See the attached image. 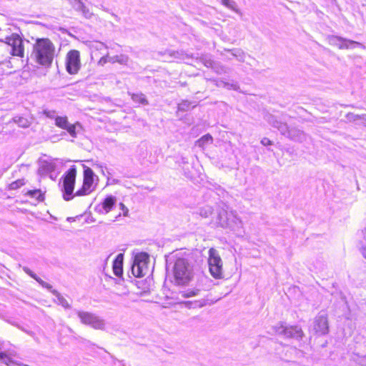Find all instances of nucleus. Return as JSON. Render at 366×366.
<instances>
[{
    "instance_id": "1",
    "label": "nucleus",
    "mask_w": 366,
    "mask_h": 366,
    "mask_svg": "<svg viewBox=\"0 0 366 366\" xmlns=\"http://www.w3.org/2000/svg\"><path fill=\"white\" fill-rule=\"evenodd\" d=\"M55 55L56 47L48 38L37 39L33 44L31 58L44 67L51 66Z\"/></svg>"
},
{
    "instance_id": "2",
    "label": "nucleus",
    "mask_w": 366,
    "mask_h": 366,
    "mask_svg": "<svg viewBox=\"0 0 366 366\" xmlns=\"http://www.w3.org/2000/svg\"><path fill=\"white\" fill-rule=\"evenodd\" d=\"M6 41H0V64L6 61L11 56L23 57L24 47L23 40L17 34L6 36Z\"/></svg>"
},
{
    "instance_id": "3",
    "label": "nucleus",
    "mask_w": 366,
    "mask_h": 366,
    "mask_svg": "<svg viewBox=\"0 0 366 366\" xmlns=\"http://www.w3.org/2000/svg\"><path fill=\"white\" fill-rule=\"evenodd\" d=\"M212 222L216 226L222 228H229L235 232H239L243 228L242 221L237 214L224 209L217 210L212 217Z\"/></svg>"
},
{
    "instance_id": "4",
    "label": "nucleus",
    "mask_w": 366,
    "mask_h": 366,
    "mask_svg": "<svg viewBox=\"0 0 366 366\" xmlns=\"http://www.w3.org/2000/svg\"><path fill=\"white\" fill-rule=\"evenodd\" d=\"M173 276L176 285H188L194 277V268L192 262L185 258L177 259L173 267Z\"/></svg>"
},
{
    "instance_id": "5",
    "label": "nucleus",
    "mask_w": 366,
    "mask_h": 366,
    "mask_svg": "<svg viewBox=\"0 0 366 366\" xmlns=\"http://www.w3.org/2000/svg\"><path fill=\"white\" fill-rule=\"evenodd\" d=\"M75 313L82 325L90 327L94 330H105V320L96 313L81 310H76Z\"/></svg>"
},
{
    "instance_id": "6",
    "label": "nucleus",
    "mask_w": 366,
    "mask_h": 366,
    "mask_svg": "<svg viewBox=\"0 0 366 366\" xmlns=\"http://www.w3.org/2000/svg\"><path fill=\"white\" fill-rule=\"evenodd\" d=\"M149 257L147 253L141 252L135 255L132 266V273L137 277H142L149 272Z\"/></svg>"
},
{
    "instance_id": "7",
    "label": "nucleus",
    "mask_w": 366,
    "mask_h": 366,
    "mask_svg": "<svg viewBox=\"0 0 366 366\" xmlns=\"http://www.w3.org/2000/svg\"><path fill=\"white\" fill-rule=\"evenodd\" d=\"M208 264L210 274L215 279L223 277L222 260L217 249L210 248L209 250Z\"/></svg>"
},
{
    "instance_id": "8",
    "label": "nucleus",
    "mask_w": 366,
    "mask_h": 366,
    "mask_svg": "<svg viewBox=\"0 0 366 366\" xmlns=\"http://www.w3.org/2000/svg\"><path fill=\"white\" fill-rule=\"evenodd\" d=\"M76 169L75 166L71 167L66 173L63 181V197L66 201L72 199V193L74 189Z\"/></svg>"
},
{
    "instance_id": "9",
    "label": "nucleus",
    "mask_w": 366,
    "mask_h": 366,
    "mask_svg": "<svg viewBox=\"0 0 366 366\" xmlns=\"http://www.w3.org/2000/svg\"><path fill=\"white\" fill-rule=\"evenodd\" d=\"M81 67L80 54L77 50H71L66 57V69L69 74H76Z\"/></svg>"
},
{
    "instance_id": "10",
    "label": "nucleus",
    "mask_w": 366,
    "mask_h": 366,
    "mask_svg": "<svg viewBox=\"0 0 366 366\" xmlns=\"http://www.w3.org/2000/svg\"><path fill=\"white\" fill-rule=\"evenodd\" d=\"M94 174L92 169L86 168L84 172V182L81 189L75 193V196H82L90 194L95 188L94 185Z\"/></svg>"
},
{
    "instance_id": "11",
    "label": "nucleus",
    "mask_w": 366,
    "mask_h": 366,
    "mask_svg": "<svg viewBox=\"0 0 366 366\" xmlns=\"http://www.w3.org/2000/svg\"><path fill=\"white\" fill-rule=\"evenodd\" d=\"M273 330L276 334L282 335L286 337L299 338L302 336V330L297 326L287 327L283 323H278L273 327Z\"/></svg>"
},
{
    "instance_id": "12",
    "label": "nucleus",
    "mask_w": 366,
    "mask_h": 366,
    "mask_svg": "<svg viewBox=\"0 0 366 366\" xmlns=\"http://www.w3.org/2000/svg\"><path fill=\"white\" fill-rule=\"evenodd\" d=\"M313 330L319 335H323L328 332L329 326L327 317L325 313L320 312L313 322Z\"/></svg>"
},
{
    "instance_id": "13",
    "label": "nucleus",
    "mask_w": 366,
    "mask_h": 366,
    "mask_svg": "<svg viewBox=\"0 0 366 366\" xmlns=\"http://www.w3.org/2000/svg\"><path fill=\"white\" fill-rule=\"evenodd\" d=\"M329 43L331 45L337 46L340 49H348L354 48L355 46H360L359 42L345 39L337 36H332L329 37Z\"/></svg>"
},
{
    "instance_id": "14",
    "label": "nucleus",
    "mask_w": 366,
    "mask_h": 366,
    "mask_svg": "<svg viewBox=\"0 0 366 366\" xmlns=\"http://www.w3.org/2000/svg\"><path fill=\"white\" fill-rule=\"evenodd\" d=\"M117 203V198L114 196L107 197L101 204L97 207V211L99 214H108L113 209L114 206Z\"/></svg>"
},
{
    "instance_id": "15",
    "label": "nucleus",
    "mask_w": 366,
    "mask_h": 366,
    "mask_svg": "<svg viewBox=\"0 0 366 366\" xmlns=\"http://www.w3.org/2000/svg\"><path fill=\"white\" fill-rule=\"evenodd\" d=\"M17 357V353L14 350H6L0 353V362L7 366H20L14 360Z\"/></svg>"
},
{
    "instance_id": "16",
    "label": "nucleus",
    "mask_w": 366,
    "mask_h": 366,
    "mask_svg": "<svg viewBox=\"0 0 366 366\" xmlns=\"http://www.w3.org/2000/svg\"><path fill=\"white\" fill-rule=\"evenodd\" d=\"M267 120L272 127L278 129L282 134L286 136L287 137H288L290 129L288 128L286 124L278 121L272 115L268 116Z\"/></svg>"
},
{
    "instance_id": "17",
    "label": "nucleus",
    "mask_w": 366,
    "mask_h": 366,
    "mask_svg": "<svg viewBox=\"0 0 366 366\" xmlns=\"http://www.w3.org/2000/svg\"><path fill=\"white\" fill-rule=\"evenodd\" d=\"M165 55L167 56L164 59L165 61H172L173 59L187 61L192 57L182 51H169L165 53Z\"/></svg>"
},
{
    "instance_id": "18",
    "label": "nucleus",
    "mask_w": 366,
    "mask_h": 366,
    "mask_svg": "<svg viewBox=\"0 0 366 366\" xmlns=\"http://www.w3.org/2000/svg\"><path fill=\"white\" fill-rule=\"evenodd\" d=\"M123 254H119L113 262V271L117 277H120L123 273Z\"/></svg>"
},
{
    "instance_id": "19",
    "label": "nucleus",
    "mask_w": 366,
    "mask_h": 366,
    "mask_svg": "<svg viewBox=\"0 0 366 366\" xmlns=\"http://www.w3.org/2000/svg\"><path fill=\"white\" fill-rule=\"evenodd\" d=\"M287 137L292 140L300 142L306 139L305 134L302 131L296 128H290Z\"/></svg>"
},
{
    "instance_id": "20",
    "label": "nucleus",
    "mask_w": 366,
    "mask_h": 366,
    "mask_svg": "<svg viewBox=\"0 0 366 366\" xmlns=\"http://www.w3.org/2000/svg\"><path fill=\"white\" fill-rule=\"evenodd\" d=\"M56 169V164L52 162H42L39 172L41 174H46L54 172Z\"/></svg>"
},
{
    "instance_id": "21",
    "label": "nucleus",
    "mask_w": 366,
    "mask_h": 366,
    "mask_svg": "<svg viewBox=\"0 0 366 366\" xmlns=\"http://www.w3.org/2000/svg\"><path fill=\"white\" fill-rule=\"evenodd\" d=\"M224 51L230 53L231 55L239 61L243 62L245 60L246 54L241 49L235 48L232 49H225Z\"/></svg>"
},
{
    "instance_id": "22",
    "label": "nucleus",
    "mask_w": 366,
    "mask_h": 366,
    "mask_svg": "<svg viewBox=\"0 0 366 366\" xmlns=\"http://www.w3.org/2000/svg\"><path fill=\"white\" fill-rule=\"evenodd\" d=\"M129 61L128 56L125 54H120L111 56L110 63H119L120 64L126 65Z\"/></svg>"
},
{
    "instance_id": "23",
    "label": "nucleus",
    "mask_w": 366,
    "mask_h": 366,
    "mask_svg": "<svg viewBox=\"0 0 366 366\" xmlns=\"http://www.w3.org/2000/svg\"><path fill=\"white\" fill-rule=\"evenodd\" d=\"M13 122L17 124L21 128H28L31 125V121L23 117H15Z\"/></svg>"
},
{
    "instance_id": "24",
    "label": "nucleus",
    "mask_w": 366,
    "mask_h": 366,
    "mask_svg": "<svg viewBox=\"0 0 366 366\" xmlns=\"http://www.w3.org/2000/svg\"><path fill=\"white\" fill-rule=\"evenodd\" d=\"M52 293L56 297L58 303L61 305L63 307L66 309H69L71 307V305L67 302V300L62 297L57 291L53 290Z\"/></svg>"
},
{
    "instance_id": "25",
    "label": "nucleus",
    "mask_w": 366,
    "mask_h": 366,
    "mask_svg": "<svg viewBox=\"0 0 366 366\" xmlns=\"http://www.w3.org/2000/svg\"><path fill=\"white\" fill-rule=\"evenodd\" d=\"M69 124L66 117H56L55 118V125L64 129Z\"/></svg>"
},
{
    "instance_id": "26",
    "label": "nucleus",
    "mask_w": 366,
    "mask_h": 366,
    "mask_svg": "<svg viewBox=\"0 0 366 366\" xmlns=\"http://www.w3.org/2000/svg\"><path fill=\"white\" fill-rule=\"evenodd\" d=\"M213 141L212 137L210 134H206L201 137L197 142V145L200 147H204L206 144H212Z\"/></svg>"
},
{
    "instance_id": "27",
    "label": "nucleus",
    "mask_w": 366,
    "mask_h": 366,
    "mask_svg": "<svg viewBox=\"0 0 366 366\" xmlns=\"http://www.w3.org/2000/svg\"><path fill=\"white\" fill-rule=\"evenodd\" d=\"M132 99L134 102L147 105L148 102L143 94H132Z\"/></svg>"
},
{
    "instance_id": "28",
    "label": "nucleus",
    "mask_w": 366,
    "mask_h": 366,
    "mask_svg": "<svg viewBox=\"0 0 366 366\" xmlns=\"http://www.w3.org/2000/svg\"><path fill=\"white\" fill-rule=\"evenodd\" d=\"M199 214L201 217L207 218L212 214V208L208 205L204 206L199 208Z\"/></svg>"
},
{
    "instance_id": "29",
    "label": "nucleus",
    "mask_w": 366,
    "mask_h": 366,
    "mask_svg": "<svg viewBox=\"0 0 366 366\" xmlns=\"http://www.w3.org/2000/svg\"><path fill=\"white\" fill-rule=\"evenodd\" d=\"M26 194L36 198L39 201H42L44 199L43 193L40 189L29 190L26 192Z\"/></svg>"
},
{
    "instance_id": "30",
    "label": "nucleus",
    "mask_w": 366,
    "mask_h": 366,
    "mask_svg": "<svg viewBox=\"0 0 366 366\" xmlns=\"http://www.w3.org/2000/svg\"><path fill=\"white\" fill-rule=\"evenodd\" d=\"M200 293V290L199 289H192L187 291H184L182 292V296L185 298H189L191 297L198 296Z\"/></svg>"
},
{
    "instance_id": "31",
    "label": "nucleus",
    "mask_w": 366,
    "mask_h": 366,
    "mask_svg": "<svg viewBox=\"0 0 366 366\" xmlns=\"http://www.w3.org/2000/svg\"><path fill=\"white\" fill-rule=\"evenodd\" d=\"M222 4H224L227 8L237 12V5L234 1L232 0H222Z\"/></svg>"
},
{
    "instance_id": "32",
    "label": "nucleus",
    "mask_w": 366,
    "mask_h": 366,
    "mask_svg": "<svg viewBox=\"0 0 366 366\" xmlns=\"http://www.w3.org/2000/svg\"><path fill=\"white\" fill-rule=\"evenodd\" d=\"M76 125H79V123H76L75 124H71L69 123L64 129L66 130L71 137H76Z\"/></svg>"
},
{
    "instance_id": "33",
    "label": "nucleus",
    "mask_w": 366,
    "mask_h": 366,
    "mask_svg": "<svg viewBox=\"0 0 366 366\" xmlns=\"http://www.w3.org/2000/svg\"><path fill=\"white\" fill-rule=\"evenodd\" d=\"M360 116L361 115L356 114L354 113H348L346 115V118H347V121L355 122L358 124L359 119H360Z\"/></svg>"
},
{
    "instance_id": "34",
    "label": "nucleus",
    "mask_w": 366,
    "mask_h": 366,
    "mask_svg": "<svg viewBox=\"0 0 366 366\" xmlns=\"http://www.w3.org/2000/svg\"><path fill=\"white\" fill-rule=\"evenodd\" d=\"M191 107V103L188 101H182L178 104V110L179 111H187Z\"/></svg>"
},
{
    "instance_id": "35",
    "label": "nucleus",
    "mask_w": 366,
    "mask_h": 366,
    "mask_svg": "<svg viewBox=\"0 0 366 366\" xmlns=\"http://www.w3.org/2000/svg\"><path fill=\"white\" fill-rule=\"evenodd\" d=\"M24 184L25 183H24V179H18L16 181L11 182L9 184V189H16L21 187V186H23Z\"/></svg>"
},
{
    "instance_id": "36",
    "label": "nucleus",
    "mask_w": 366,
    "mask_h": 366,
    "mask_svg": "<svg viewBox=\"0 0 366 366\" xmlns=\"http://www.w3.org/2000/svg\"><path fill=\"white\" fill-rule=\"evenodd\" d=\"M84 3L81 0H73L72 6L76 11H79L81 9L84 8Z\"/></svg>"
},
{
    "instance_id": "37",
    "label": "nucleus",
    "mask_w": 366,
    "mask_h": 366,
    "mask_svg": "<svg viewBox=\"0 0 366 366\" xmlns=\"http://www.w3.org/2000/svg\"><path fill=\"white\" fill-rule=\"evenodd\" d=\"M111 56L107 53L103 56L98 61V65L104 66L107 63H110Z\"/></svg>"
},
{
    "instance_id": "38",
    "label": "nucleus",
    "mask_w": 366,
    "mask_h": 366,
    "mask_svg": "<svg viewBox=\"0 0 366 366\" xmlns=\"http://www.w3.org/2000/svg\"><path fill=\"white\" fill-rule=\"evenodd\" d=\"M224 84V87L227 88L228 89H233V90H237L239 89V86L236 82H225L222 81Z\"/></svg>"
},
{
    "instance_id": "39",
    "label": "nucleus",
    "mask_w": 366,
    "mask_h": 366,
    "mask_svg": "<svg viewBox=\"0 0 366 366\" xmlns=\"http://www.w3.org/2000/svg\"><path fill=\"white\" fill-rule=\"evenodd\" d=\"M23 270L27 274H29L31 277H32L33 279H34L36 281V280L39 278V277L36 276V274L35 273H34L29 268L26 267H23Z\"/></svg>"
},
{
    "instance_id": "40",
    "label": "nucleus",
    "mask_w": 366,
    "mask_h": 366,
    "mask_svg": "<svg viewBox=\"0 0 366 366\" xmlns=\"http://www.w3.org/2000/svg\"><path fill=\"white\" fill-rule=\"evenodd\" d=\"M44 114L50 119H55L56 117H55V111L54 110H44L43 112Z\"/></svg>"
},
{
    "instance_id": "41",
    "label": "nucleus",
    "mask_w": 366,
    "mask_h": 366,
    "mask_svg": "<svg viewBox=\"0 0 366 366\" xmlns=\"http://www.w3.org/2000/svg\"><path fill=\"white\" fill-rule=\"evenodd\" d=\"M92 46L98 50H102V49H107L108 48L104 43L98 41L95 42Z\"/></svg>"
},
{
    "instance_id": "42",
    "label": "nucleus",
    "mask_w": 366,
    "mask_h": 366,
    "mask_svg": "<svg viewBox=\"0 0 366 366\" xmlns=\"http://www.w3.org/2000/svg\"><path fill=\"white\" fill-rule=\"evenodd\" d=\"M79 11H81L82 14L86 18H89L91 16V15H92V14L90 13L89 9H87L85 5L84 6V8L81 9Z\"/></svg>"
},
{
    "instance_id": "43",
    "label": "nucleus",
    "mask_w": 366,
    "mask_h": 366,
    "mask_svg": "<svg viewBox=\"0 0 366 366\" xmlns=\"http://www.w3.org/2000/svg\"><path fill=\"white\" fill-rule=\"evenodd\" d=\"M36 282H38L41 286H43L44 287L46 288V289L50 290L52 287L51 285H49V283L43 281L39 277L36 280Z\"/></svg>"
},
{
    "instance_id": "44",
    "label": "nucleus",
    "mask_w": 366,
    "mask_h": 366,
    "mask_svg": "<svg viewBox=\"0 0 366 366\" xmlns=\"http://www.w3.org/2000/svg\"><path fill=\"white\" fill-rule=\"evenodd\" d=\"M119 207H120V209L123 212V215L124 217H127L129 214L128 208L122 202L119 203Z\"/></svg>"
},
{
    "instance_id": "45",
    "label": "nucleus",
    "mask_w": 366,
    "mask_h": 366,
    "mask_svg": "<svg viewBox=\"0 0 366 366\" xmlns=\"http://www.w3.org/2000/svg\"><path fill=\"white\" fill-rule=\"evenodd\" d=\"M358 124H361L366 127V114H362L360 119H359Z\"/></svg>"
},
{
    "instance_id": "46",
    "label": "nucleus",
    "mask_w": 366,
    "mask_h": 366,
    "mask_svg": "<svg viewBox=\"0 0 366 366\" xmlns=\"http://www.w3.org/2000/svg\"><path fill=\"white\" fill-rule=\"evenodd\" d=\"M360 252L362 257L366 259V244L360 247Z\"/></svg>"
},
{
    "instance_id": "47",
    "label": "nucleus",
    "mask_w": 366,
    "mask_h": 366,
    "mask_svg": "<svg viewBox=\"0 0 366 366\" xmlns=\"http://www.w3.org/2000/svg\"><path fill=\"white\" fill-rule=\"evenodd\" d=\"M261 143L264 146L272 144V142L268 138L265 137L261 140Z\"/></svg>"
},
{
    "instance_id": "48",
    "label": "nucleus",
    "mask_w": 366,
    "mask_h": 366,
    "mask_svg": "<svg viewBox=\"0 0 366 366\" xmlns=\"http://www.w3.org/2000/svg\"><path fill=\"white\" fill-rule=\"evenodd\" d=\"M204 64L207 67H212L213 61L211 59H206L204 62Z\"/></svg>"
},
{
    "instance_id": "49",
    "label": "nucleus",
    "mask_w": 366,
    "mask_h": 366,
    "mask_svg": "<svg viewBox=\"0 0 366 366\" xmlns=\"http://www.w3.org/2000/svg\"><path fill=\"white\" fill-rule=\"evenodd\" d=\"M6 36H9L7 35L6 34H4L3 32H1L0 33V41H6V39H5Z\"/></svg>"
},
{
    "instance_id": "50",
    "label": "nucleus",
    "mask_w": 366,
    "mask_h": 366,
    "mask_svg": "<svg viewBox=\"0 0 366 366\" xmlns=\"http://www.w3.org/2000/svg\"><path fill=\"white\" fill-rule=\"evenodd\" d=\"M222 81H217L216 85H217V86H222V87H224V84H223Z\"/></svg>"
},
{
    "instance_id": "51",
    "label": "nucleus",
    "mask_w": 366,
    "mask_h": 366,
    "mask_svg": "<svg viewBox=\"0 0 366 366\" xmlns=\"http://www.w3.org/2000/svg\"><path fill=\"white\" fill-rule=\"evenodd\" d=\"M226 58L228 59H231V58L229 57V56H226Z\"/></svg>"
}]
</instances>
